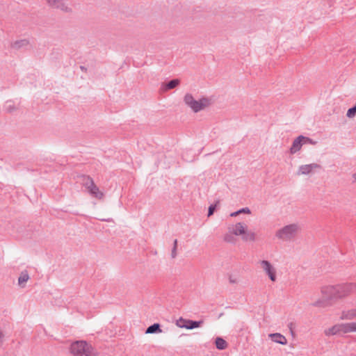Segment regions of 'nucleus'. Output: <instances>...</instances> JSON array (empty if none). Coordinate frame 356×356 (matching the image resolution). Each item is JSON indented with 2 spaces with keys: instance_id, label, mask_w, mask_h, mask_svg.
<instances>
[{
  "instance_id": "obj_6",
  "label": "nucleus",
  "mask_w": 356,
  "mask_h": 356,
  "mask_svg": "<svg viewBox=\"0 0 356 356\" xmlns=\"http://www.w3.org/2000/svg\"><path fill=\"white\" fill-rule=\"evenodd\" d=\"M203 324V321H193L190 319H185L180 317L177 320L176 325L181 328H186L187 330H193L200 327Z\"/></svg>"
},
{
  "instance_id": "obj_8",
  "label": "nucleus",
  "mask_w": 356,
  "mask_h": 356,
  "mask_svg": "<svg viewBox=\"0 0 356 356\" xmlns=\"http://www.w3.org/2000/svg\"><path fill=\"white\" fill-rule=\"evenodd\" d=\"M261 264L270 280L275 282L276 280V272L272 264L267 260H262Z\"/></svg>"
},
{
  "instance_id": "obj_21",
  "label": "nucleus",
  "mask_w": 356,
  "mask_h": 356,
  "mask_svg": "<svg viewBox=\"0 0 356 356\" xmlns=\"http://www.w3.org/2000/svg\"><path fill=\"white\" fill-rule=\"evenodd\" d=\"M242 239L245 241H254L255 240V234L252 232H248L245 230V234H242Z\"/></svg>"
},
{
  "instance_id": "obj_11",
  "label": "nucleus",
  "mask_w": 356,
  "mask_h": 356,
  "mask_svg": "<svg viewBox=\"0 0 356 356\" xmlns=\"http://www.w3.org/2000/svg\"><path fill=\"white\" fill-rule=\"evenodd\" d=\"M340 332L346 333L344 324L335 325L325 332L327 336L335 335L339 334Z\"/></svg>"
},
{
  "instance_id": "obj_13",
  "label": "nucleus",
  "mask_w": 356,
  "mask_h": 356,
  "mask_svg": "<svg viewBox=\"0 0 356 356\" xmlns=\"http://www.w3.org/2000/svg\"><path fill=\"white\" fill-rule=\"evenodd\" d=\"M269 338L277 343L285 345L287 343L286 337L280 333H272L268 335Z\"/></svg>"
},
{
  "instance_id": "obj_14",
  "label": "nucleus",
  "mask_w": 356,
  "mask_h": 356,
  "mask_svg": "<svg viewBox=\"0 0 356 356\" xmlns=\"http://www.w3.org/2000/svg\"><path fill=\"white\" fill-rule=\"evenodd\" d=\"M245 229L246 227L243 223L237 222L231 232L235 236H242L243 234H245Z\"/></svg>"
},
{
  "instance_id": "obj_32",
  "label": "nucleus",
  "mask_w": 356,
  "mask_h": 356,
  "mask_svg": "<svg viewBox=\"0 0 356 356\" xmlns=\"http://www.w3.org/2000/svg\"><path fill=\"white\" fill-rule=\"evenodd\" d=\"M80 68L81 69V70H86V67L84 66H81Z\"/></svg>"
},
{
  "instance_id": "obj_29",
  "label": "nucleus",
  "mask_w": 356,
  "mask_h": 356,
  "mask_svg": "<svg viewBox=\"0 0 356 356\" xmlns=\"http://www.w3.org/2000/svg\"><path fill=\"white\" fill-rule=\"evenodd\" d=\"M229 281L232 284H235L237 282L236 278H234L232 276H229Z\"/></svg>"
},
{
  "instance_id": "obj_5",
  "label": "nucleus",
  "mask_w": 356,
  "mask_h": 356,
  "mask_svg": "<svg viewBox=\"0 0 356 356\" xmlns=\"http://www.w3.org/2000/svg\"><path fill=\"white\" fill-rule=\"evenodd\" d=\"M83 181V185L92 196L97 199H102L103 197V193L99 191V188L95 184L93 179L90 177H84Z\"/></svg>"
},
{
  "instance_id": "obj_19",
  "label": "nucleus",
  "mask_w": 356,
  "mask_h": 356,
  "mask_svg": "<svg viewBox=\"0 0 356 356\" xmlns=\"http://www.w3.org/2000/svg\"><path fill=\"white\" fill-rule=\"evenodd\" d=\"M29 275L28 272L26 270L22 271L20 273L19 277L18 278L19 285L23 286V284L29 280Z\"/></svg>"
},
{
  "instance_id": "obj_16",
  "label": "nucleus",
  "mask_w": 356,
  "mask_h": 356,
  "mask_svg": "<svg viewBox=\"0 0 356 356\" xmlns=\"http://www.w3.org/2000/svg\"><path fill=\"white\" fill-rule=\"evenodd\" d=\"M29 44V40L22 39V40H16L15 42H14L11 44V47L15 49L19 50L22 48L26 47Z\"/></svg>"
},
{
  "instance_id": "obj_31",
  "label": "nucleus",
  "mask_w": 356,
  "mask_h": 356,
  "mask_svg": "<svg viewBox=\"0 0 356 356\" xmlns=\"http://www.w3.org/2000/svg\"><path fill=\"white\" fill-rule=\"evenodd\" d=\"M292 325H293V323H291L289 325V329H290V330H291V332H293V331H292Z\"/></svg>"
},
{
  "instance_id": "obj_1",
  "label": "nucleus",
  "mask_w": 356,
  "mask_h": 356,
  "mask_svg": "<svg viewBox=\"0 0 356 356\" xmlns=\"http://www.w3.org/2000/svg\"><path fill=\"white\" fill-rule=\"evenodd\" d=\"M356 292V283H343L335 286L322 287L323 298L312 304L314 307H325L332 305V301Z\"/></svg>"
},
{
  "instance_id": "obj_26",
  "label": "nucleus",
  "mask_w": 356,
  "mask_h": 356,
  "mask_svg": "<svg viewBox=\"0 0 356 356\" xmlns=\"http://www.w3.org/2000/svg\"><path fill=\"white\" fill-rule=\"evenodd\" d=\"M219 202H217L215 204H211L209 207V209H208V213H207V216H211L213 214L214 211H216V207H217V205Z\"/></svg>"
},
{
  "instance_id": "obj_7",
  "label": "nucleus",
  "mask_w": 356,
  "mask_h": 356,
  "mask_svg": "<svg viewBox=\"0 0 356 356\" xmlns=\"http://www.w3.org/2000/svg\"><path fill=\"white\" fill-rule=\"evenodd\" d=\"M48 5L56 9L60 10L65 13H70L72 9L69 7L63 0H46Z\"/></svg>"
},
{
  "instance_id": "obj_27",
  "label": "nucleus",
  "mask_w": 356,
  "mask_h": 356,
  "mask_svg": "<svg viewBox=\"0 0 356 356\" xmlns=\"http://www.w3.org/2000/svg\"><path fill=\"white\" fill-rule=\"evenodd\" d=\"M177 240L175 239L173 243V248L172 249L171 257L175 258L177 256Z\"/></svg>"
},
{
  "instance_id": "obj_24",
  "label": "nucleus",
  "mask_w": 356,
  "mask_h": 356,
  "mask_svg": "<svg viewBox=\"0 0 356 356\" xmlns=\"http://www.w3.org/2000/svg\"><path fill=\"white\" fill-rule=\"evenodd\" d=\"M356 115V102L353 106L348 108L346 113V116L349 118H352Z\"/></svg>"
},
{
  "instance_id": "obj_22",
  "label": "nucleus",
  "mask_w": 356,
  "mask_h": 356,
  "mask_svg": "<svg viewBox=\"0 0 356 356\" xmlns=\"http://www.w3.org/2000/svg\"><path fill=\"white\" fill-rule=\"evenodd\" d=\"M345 332H356V323H344Z\"/></svg>"
},
{
  "instance_id": "obj_2",
  "label": "nucleus",
  "mask_w": 356,
  "mask_h": 356,
  "mask_svg": "<svg viewBox=\"0 0 356 356\" xmlns=\"http://www.w3.org/2000/svg\"><path fill=\"white\" fill-rule=\"evenodd\" d=\"M70 353L74 356H95L96 351L91 344L86 341H76L70 347Z\"/></svg>"
},
{
  "instance_id": "obj_12",
  "label": "nucleus",
  "mask_w": 356,
  "mask_h": 356,
  "mask_svg": "<svg viewBox=\"0 0 356 356\" xmlns=\"http://www.w3.org/2000/svg\"><path fill=\"white\" fill-rule=\"evenodd\" d=\"M303 145L302 138L300 137V135L298 136L292 143V145L290 148V153L291 154H296L297 152H298L302 146Z\"/></svg>"
},
{
  "instance_id": "obj_3",
  "label": "nucleus",
  "mask_w": 356,
  "mask_h": 356,
  "mask_svg": "<svg viewBox=\"0 0 356 356\" xmlns=\"http://www.w3.org/2000/svg\"><path fill=\"white\" fill-rule=\"evenodd\" d=\"M184 102L185 104L190 107L191 110L195 113H197L203 110L210 104L209 99L202 97L200 100H195L193 95L190 93L185 95Z\"/></svg>"
},
{
  "instance_id": "obj_23",
  "label": "nucleus",
  "mask_w": 356,
  "mask_h": 356,
  "mask_svg": "<svg viewBox=\"0 0 356 356\" xmlns=\"http://www.w3.org/2000/svg\"><path fill=\"white\" fill-rule=\"evenodd\" d=\"M251 213V211L248 207H244V208L240 209L239 210H238L235 212L232 213L230 214V216H236L241 213Z\"/></svg>"
},
{
  "instance_id": "obj_28",
  "label": "nucleus",
  "mask_w": 356,
  "mask_h": 356,
  "mask_svg": "<svg viewBox=\"0 0 356 356\" xmlns=\"http://www.w3.org/2000/svg\"><path fill=\"white\" fill-rule=\"evenodd\" d=\"M224 240L226 242L233 243L234 241V236L232 235L227 234L224 236Z\"/></svg>"
},
{
  "instance_id": "obj_25",
  "label": "nucleus",
  "mask_w": 356,
  "mask_h": 356,
  "mask_svg": "<svg viewBox=\"0 0 356 356\" xmlns=\"http://www.w3.org/2000/svg\"><path fill=\"white\" fill-rule=\"evenodd\" d=\"M300 137L302 138V143L303 145L305 144H311V145H316V142L313 140L312 138L300 135Z\"/></svg>"
},
{
  "instance_id": "obj_15",
  "label": "nucleus",
  "mask_w": 356,
  "mask_h": 356,
  "mask_svg": "<svg viewBox=\"0 0 356 356\" xmlns=\"http://www.w3.org/2000/svg\"><path fill=\"white\" fill-rule=\"evenodd\" d=\"M214 343L216 348L219 350H225L228 346L227 342L220 337H217L216 338Z\"/></svg>"
},
{
  "instance_id": "obj_33",
  "label": "nucleus",
  "mask_w": 356,
  "mask_h": 356,
  "mask_svg": "<svg viewBox=\"0 0 356 356\" xmlns=\"http://www.w3.org/2000/svg\"><path fill=\"white\" fill-rule=\"evenodd\" d=\"M353 178H354L355 181H356V172L355 174H353Z\"/></svg>"
},
{
  "instance_id": "obj_10",
  "label": "nucleus",
  "mask_w": 356,
  "mask_h": 356,
  "mask_svg": "<svg viewBox=\"0 0 356 356\" xmlns=\"http://www.w3.org/2000/svg\"><path fill=\"white\" fill-rule=\"evenodd\" d=\"M320 168V165L317 163H311L307 165H302L299 167L298 175H308L314 169Z\"/></svg>"
},
{
  "instance_id": "obj_9",
  "label": "nucleus",
  "mask_w": 356,
  "mask_h": 356,
  "mask_svg": "<svg viewBox=\"0 0 356 356\" xmlns=\"http://www.w3.org/2000/svg\"><path fill=\"white\" fill-rule=\"evenodd\" d=\"M180 80L178 79H173L168 82H163L161 84V90L163 92L168 91L170 89H173L179 86Z\"/></svg>"
},
{
  "instance_id": "obj_30",
  "label": "nucleus",
  "mask_w": 356,
  "mask_h": 356,
  "mask_svg": "<svg viewBox=\"0 0 356 356\" xmlns=\"http://www.w3.org/2000/svg\"><path fill=\"white\" fill-rule=\"evenodd\" d=\"M4 335L2 332H0V343L3 342V338Z\"/></svg>"
},
{
  "instance_id": "obj_20",
  "label": "nucleus",
  "mask_w": 356,
  "mask_h": 356,
  "mask_svg": "<svg viewBox=\"0 0 356 356\" xmlns=\"http://www.w3.org/2000/svg\"><path fill=\"white\" fill-rule=\"evenodd\" d=\"M3 109L7 113H12L16 110V107L13 101L8 100L5 103Z\"/></svg>"
},
{
  "instance_id": "obj_18",
  "label": "nucleus",
  "mask_w": 356,
  "mask_h": 356,
  "mask_svg": "<svg viewBox=\"0 0 356 356\" xmlns=\"http://www.w3.org/2000/svg\"><path fill=\"white\" fill-rule=\"evenodd\" d=\"M341 318L342 319H348V320L356 318V308L352 309H350L348 311H343L341 314Z\"/></svg>"
},
{
  "instance_id": "obj_17",
  "label": "nucleus",
  "mask_w": 356,
  "mask_h": 356,
  "mask_svg": "<svg viewBox=\"0 0 356 356\" xmlns=\"http://www.w3.org/2000/svg\"><path fill=\"white\" fill-rule=\"evenodd\" d=\"M161 332H162V330L161 329V325L159 323H154L149 325L145 331L146 334H158Z\"/></svg>"
},
{
  "instance_id": "obj_4",
  "label": "nucleus",
  "mask_w": 356,
  "mask_h": 356,
  "mask_svg": "<svg viewBox=\"0 0 356 356\" xmlns=\"http://www.w3.org/2000/svg\"><path fill=\"white\" fill-rule=\"evenodd\" d=\"M300 227L297 224H290L278 229L275 236L283 241H290L298 234Z\"/></svg>"
}]
</instances>
